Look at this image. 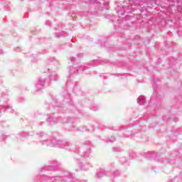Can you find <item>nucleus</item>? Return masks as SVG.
<instances>
[{"instance_id":"a878e982","label":"nucleus","mask_w":182,"mask_h":182,"mask_svg":"<svg viewBox=\"0 0 182 182\" xmlns=\"http://www.w3.org/2000/svg\"><path fill=\"white\" fill-rule=\"evenodd\" d=\"M160 161H161V163H164V164H166V163H171V161L170 160H164V159L161 158L160 159Z\"/></svg>"},{"instance_id":"4468645a","label":"nucleus","mask_w":182,"mask_h":182,"mask_svg":"<svg viewBox=\"0 0 182 182\" xmlns=\"http://www.w3.org/2000/svg\"><path fill=\"white\" fill-rule=\"evenodd\" d=\"M105 173L106 171H105V169L97 170L95 175L96 178H102V177L105 176Z\"/></svg>"},{"instance_id":"39448f33","label":"nucleus","mask_w":182,"mask_h":182,"mask_svg":"<svg viewBox=\"0 0 182 182\" xmlns=\"http://www.w3.org/2000/svg\"><path fill=\"white\" fill-rule=\"evenodd\" d=\"M61 181L68 182L70 181V174L65 175L64 176H53L50 177L48 176H44L41 177V182H53V181Z\"/></svg>"},{"instance_id":"bb28decb","label":"nucleus","mask_w":182,"mask_h":182,"mask_svg":"<svg viewBox=\"0 0 182 182\" xmlns=\"http://www.w3.org/2000/svg\"><path fill=\"white\" fill-rule=\"evenodd\" d=\"M117 176H119V172L115 171L112 173L111 177H117Z\"/></svg>"},{"instance_id":"cd10ccee","label":"nucleus","mask_w":182,"mask_h":182,"mask_svg":"<svg viewBox=\"0 0 182 182\" xmlns=\"http://www.w3.org/2000/svg\"><path fill=\"white\" fill-rule=\"evenodd\" d=\"M43 124H45V122H43V121H40L38 123V126H43Z\"/></svg>"},{"instance_id":"f3484780","label":"nucleus","mask_w":182,"mask_h":182,"mask_svg":"<svg viewBox=\"0 0 182 182\" xmlns=\"http://www.w3.org/2000/svg\"><path fill=\"white\" fill-rule=\"evenodd\" d=\"M120 161L125 167L130 165V160L127 159L126 157H122Z\"/></svg>"},{"instance_id":"4be33fe9","label":"nucleus","mask_w":182,"mask_h":182,"mask_svg":"<svg viewBox=\"0 0 182 182\" xmlns=\"http://www.w3.org/2000/svg\"><path fill=\"white\" fill-rule=\"evenodd\" d=\"M37 136H39L40 137H45V139H46V137H48V135L46 134V133H45L43 132L37 133Z\"/></svg>"},{"instance_id":"c9c22d12","label":"nucleus","mask_w":182,"mask_h":182,"mask_svg":"<svg viewBox=\"0 0 182 182\" xmlns=\"http://www.w3.org/2000/svg\"><path fill=\"white\" fill-rule=\"evenodd\" d=\"M178 119L175 120V122H177Z\"/></svg>"},{"instance_id":"f03ea898","label":"nucleus","mask_w":182,"mask_h":182,"mask_svg":"<svg viewBox=\"0 0 182 182\" xmlns=\"http://www.w3.org/2000/svg\"><path fill=\"white\" fill-rule=\"evenodd\" d=\"M129 3L126 1L123 2V4H118L115 8L118 16H123L124 14H130L132 11L136 9H141V11H147V9H151V8H156L157 6V0H127Z\"/></svg>"},{"instance_id":"20e7f679","label":"nucleus","mask_w":182,"mask_h":182,"mask_svg":"<svg viewBox=\"0 0 182 182\" xmlns=\"http://www.w3.org/2000/svg\"><path fill=\"white\" fill-rule=\"evenodd\" d=\"M46 122L49 124L50 126H53L56 123H66L65 126L68 128L70 132H89V129L86 127L77 128L73 124V118L68 117L67 119H63L62 117H53L50 116L47 118Z\"/></svg>"},{"instance_id":"5701e85b","label":"nucleus","mask_w":182,"mask_h":182,"mask_svg":"<svg viewBox=\"0 0 182 182\" xmlns=\"http://www.w3.org/2000/svg\"><path fill=\"white\" fill-rule=\"evenodd\" d=\"M114 141H116V138L114 136H112L108 141H107V143H113Z\"/></svg>"},{"instance_id":"ddd939ff","label":"nucleus","mask_w":182,"mask_h":182,"mask_svg":"<svg viewBox=\"0 0 182 182\" xmlns=\"http://www.w3.org/2000/svg\"><path fill=\"white\" fill-rule=\"evenodd\" d=\"M80 170H83L84 171H86L88 168H90V164L89 163H83L80 162L78 164Z\"/></svg>"},{"instance_id":"2f4dec72","label":"nucleus","mask_w":182,"mask_h":182,"mask_svg":"<svg viewBox=\"0 0 182 182\" xmlns=\"http://www.w3.org/2000/svg\"><path fill=\"white\" fill-rule=\"evenodd\" d=\"M20 49H21L20 48H17L16 50V52H19V51H20Z\"/></svg>"},{"instance_id":"dca6fc26","label":"nucleus","mask_w":182,"mask_h":182,"mask_svg":"<svg viewBox=\"0 0 182 182\" xmlns=\"http://www.w3.org/2000/svg\"><path fill=\"white\" fill-rule=\"evenodd\" d=\"M137 103H139V105L144 106V105H146V97L143 95L139 96L137 98Z\"/></svg>"},{"instance_id":"f8f14e48","label":"nucleus","mask_w":182,"mask_h":182,"mask_svg":"<svg viewBox=\"0 0 182 182\" xmlns=\"http://www.w3.org/2000/svg\"><path fill=\"white\" fill-rule=\"evenodd\" d=\"M68 102L69 101H68V100H66V99H65L63 104L56 101L55 106L54 109H58L59 110H62L63 108H65V107L63 105H65V103H68Z\"/></svg>"},{"instance_id":"412c9836","label":"nucleus","mask_w":182,"mask_h":182,"mask_svg":"<svg viewBox=\"0 0 182 182\" xmlns=\"http://www.w3.org/2000/svg\"><path fill=\"white\" fill-rule=\"evenodd\" d=\"M129 159H134V157H136V153L133 151H130L129 152Z\"/></svg>"},{"instance_id":"423d86ee","label":"nucleus","mask_w":182,"mask_h":182,"mask_svg":"<svg viewBox=\"0 0 182 182\" xmlns=\"http://www.w3.org/2000/svg\"><path fill=\"white\" fill-rule=\"evenodd\" d=\"M90 4L94 5L96 9L98 11H103V9H107L109 11V1L105 0H90Z\"/></svg>"},{"instance_id":"c85d7f7f","label":"nucleus","mask_w":182,"mask_h":182,"mask_svg":"<svg viewBox=\"0 0 182 182\" xmlns=\"http://www.w3.org/2000/svg\"><path fill=\"white\" fill-rule=\"evenodd\" d=\"M77 58H83V53H79L77 55Z\"/></svg>"},{"instance_id":"72a5a7b5","label":"nucleus","mask_w":182,"mask_h":182,"mask_svg":"<svg viewBox=\"0 0 182 182\" xmlns=\"http://www.w3.org/2000/svg\"><path fill=\"white\" fill-rule=\"evenodd\" d=\"M117 76H122V74H117Z\"/></svg>"},{"instance_id":"1a4fd4ad","label":"nucleus","mask_w":182,"mask_h":182,"mask_svg":"<svg viewBox=\"0 0 182 182\" xmlns=\"http://www.w3.org/2000/svg\"><path fill=\"white\" fill-rule=\"evenodd\" d=\"M45 78H38V82L35 85L36 92H39V90H42V89H43V86H45Z\"/></svg>"},{"instance_id":"0eeeda50","label":"nucleus","mask_w":182,"mask_h":182,"mask_svg":"<svg viewBox=\"0 0 182 182\" xmlns=\"http://www.w3.org/2000/svg\"><path fill=\"white\" fill-rule=\"evenodd\" d=\"M50 165L46 166L43 168H41V169H40L41 171H52L55 170L56 168V167H58V166H60V163H59V162H58V161H55V160L50 161Z\"/></svg>"},{"instance_id":"2eb2a0df","label":"nucleus","mask_w":182,"mask_h":182,"mask_svg":"<svg viewBox=\"0 0 182 182\" xmlns=\"http://www.w3.org/2000/svg\"><path fill=\"white\" fill-rule=\"evenodd\" d=\"M26 136H29V132H21L17 134L16 137L18 140H23Z\"/></svg>"},{"instance_id":"b1692460","label":"nucleus","mask_w":182,"mask_h":182,"mask_svg":"<svg viewBox=\"0 0 182 182\" xmlns=\"http://www.w3.org/2000/svg\"><path fill=\"white\" fill-rule=\"evenodd\" d=\"M112 151L117 152V151H122V148L119 146H114L112 147Z\"/></svg>"},{"instance_id":"473e14b6","label":"nucleus","mask_w":182,"mask_h":182,"mask_svg":"<svg viewBox=\"0 0 182 182\" xmlns=\"http://www.w3.org/2000/svg\"><path fill=\"white\" fill-rule=\"evenodd\" d=\"M4 53V52L2 51V50H0V55H2Z\"/></svg>"},{"instance_id":"9b49d317","label":"nucleus","mask_w":182,"mask_h":182,"mask_svg":"<svg viewBox=\"0 0 182 182\" xmlns=\"http://www.w3.org/2000/svg\"><path fill=\"white\" fill-rule=\"evenodd\" d=\"M47 70L48 73H50L49 78L51 79V80H58V73H56V72L52 71L49 67H47Z\"/></svg>"},{"instance_id":"7c9ffc66","label":"nucleus","mask_w":182,"mask_h":182,"mask_svg":"<svg viewBox=\"0 0 182 182\" xmlns=\"http://www.w3.org/2000/svg\"><path fill=\"white\" fill-rule=\"evenodd\" d=\"M176 156H178V155H177V154H171V157H176Z\"/></svg>"},{"instance_id":"f704fd0d","label":"nucleus","mask_w":182,"mask_h":182,"mask_svg":"<svg viewBox=\"0 0 182 182\" xmlns=\"http://www.w3.org/2000/svg\"><path fill=\"white\" fill-rule=\"evenodd\" d=\"M65 105H66V106H69V103H68V104H65Z\"/></svg>"},{"instance_id":"6ab92c4d","label":"nucleus","mask_w":182,"mask_h":182,"mask_svg":"<svg viewBox=\"0 0 182 182\" xmlns=\"http://www.w3.org/2000/svg\"><path fill=\"white\" fill-rule=\"evenodd\" d=\"M5 110H9L10 113H12V112H14V109H11L8 106H0V113H2V112H5Z\"/></svg>"},{"instance_id":"aec40b11","label":"nucleus","mask_w":182,"mask_h":182,"mask_svg":"<svg viewBox=\"0 0 182 182\" xmlns=\"http://www.w3.org/2000/svg\"><path fill=\"white\" fill-rule=\"evenodd\" d=\"M48 62L50 63V65H55V66L58 65V61L55 58H49Z\"/></svg>"},{"instance_id":"c756f323","label":"nucleus","mask_w":182,"mask_h":182,"mask_svg":"<svg viewBox=\"0 0 182 182\" xmlns=\"http://www.w3.org/2000/svg\"><path fill=\"white\" fill-rule=\"evenodd\" d=\"M1 139H2V140H6V135H2Z\"/></svg>"},{"instance_id":"7ed1b4c3","label":"nucleus","mask_w":182,"mask_h":182,"mask_svg":"<svg viewBox=\"0 0 182 182\" xmlns=\"http://www.w3.org/2000/svg\"><path fill=\"white\" fill-rule=\"evenodd\" d=\"M75 57H70V60L72 62L73 65L70 67V76L68 77L67 83L69 85L70 82V77L75 73H84L85 75H95V73H92L90 71L91 68H95V66H97V65H105L106 63H109V61L106 60H92L90 63H86L84 65H81L80 67H76L75 63Z\"/></svg>"},{"instance_id":"393cba45","label":"nucleus","mask_w":182,"mask_h":182,"mask_svg":"<svg viewBox=\"0 0 182 182\" xmlns=\"http://www.w3.org/2000/svg\"><path fill=\"white\" fill-rule=\"evenodd\" d=\"M124 137H133L134 135L132 134H129L128 131L124 132Z\"/></svg>"},{"instance_id":"f257e3e1","label":"nucleus","mask_w":182,"mask_h":182,"mask_svg":"<svg viewBox=\"0 0 182 182\" xmlns=\"http://www.w3.org/2000/svg\"><path fill=\"white\" fill-rule=\"evenodd\" d=\"M43 146H50V147H58L60 149H65L68 151L75 153L74 159L80 161V160L90 159L92 154V147L93 144L90 141H85L82 145L79 147L77 143H71L68 141H57L55 138L49 139H46L40 141Z\"/></svg>"},{"instance_id":"9d476101","label":"nucleus","mask_w":182,"mask_h":182,"mask_svg":"<svg viewBox=\"0 0 182 182\" xmlns=\"http://www.w3.org/2000/svg\"><path fill=\"white\" fill-rule=\"evenodd\" d=\"M159 156L160 154L156 151H149L146 154V157H147V159H153L154 160H160L159 159Z\"/></svg>"},{"instance_id":"a211bd4d","label":"nucleus","mask_w":182,"mask_h":182,"mask_svg":"<svg viewBox=\"0 0 182 182\" xmlns=\"http://www.w3.org/2000/svg\"><path fill=\"white\" fill-rule=\"evenodd\" d=\"M55 38H63L65 36H68V33L65 32V31H60V32H58L55 33Z\"/></svg>"},{"instance_id":"6e6552de","label":"nucleus","mask_w":182,"mask_h":182,"mask_svg":"<svg viewBox=\"0 0 182 182\" xmlns=\"http://www.w3.org/2000/svg\"><path fill=\"white\" fill-rule=\"evenodd\" d=\"M167 2H171V4H166V6H164V8L166 9H171V11H176L177 10V6L174 4V2H177L178 4H181L182 5V0H166Z\"/></svg>"}]
</instances>
